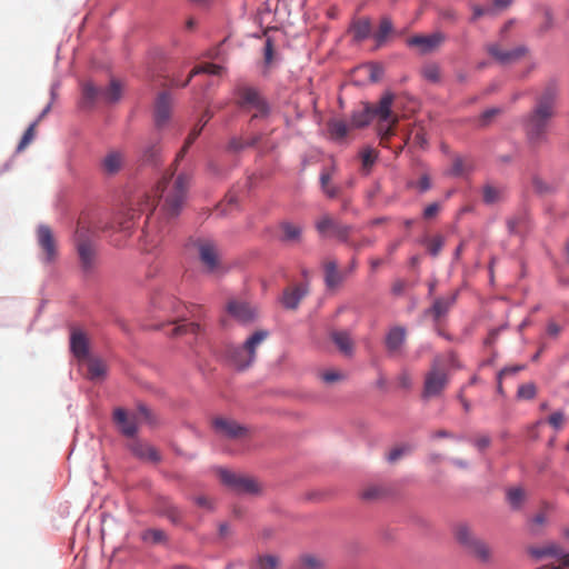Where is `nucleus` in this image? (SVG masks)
<instances>
[{
    "mask_svg": "<svg viewBox=\"0 0 569 569\" xmlns=\"http://www.w3.org/2000/svg\"><path fill=\"white\" fill-rule=\"evenodd\" d=\"M160 200H163V209L170 216L178 213V178L173 173L164 174L152 194L143 193L130 201L129 208L117 218L119 230L129 231L134 220L142 213H151Z\"/></svg>",
    "mask_w": 569,
    "mask_h": 569,
    "instance_id": "nucleus-1",
    "label": "nucleus"
},
{
    "mask_svg": "<svg viewBox=\"0 0 569 569\" xmlns=\"http://www.w3.org/2000/svg\"><path fill=\"white\" fill-rule=\"evenodd\" d=\"M559 87L556 81H549L537 97L536 106L526 119V132L529 141L539 146L547 141L548 128L556 114V102Z\"/></svg>",
    "mask_w": 569,
    "mask_h": 569,
    "instance_id": "nucleus-2",
    "label": "nucleus"
},
{
    "mask_svg": "<svg viewBox=\"0 0 569 569\" xmlns=\"http://www.w3.org/2000/svg\"><path fill=\"white\" fill-rule=\"evenodd\" d=\"M453 535L467 555L482 563L491 562L493 556L491 546L478 537L468 525H457Z\"/></svg>",
    "mask_w": 569,
    "mask_h": 569,
    "instance_id": "nucleus-3",
    "label": "nucleus"
},
{
    "mask_svg": "<svg viewBox=\"0 0 569 569\" xmlns=\"http://www.w3.org/2000/svg\"><path fill=\"white\" fill-rule=\"evenodd\" d=\"M395 96L390 92L383 94L378 104H369L372 119H378V132L380 136V143L386 146V142L395 134V128L399 121L397 114L391 111V106Z\"/></svg>",
    "mask_w": 569,
    "mask_h": 569,
    "instance_id": "nucleus-4",
    "label": "nucleus"
},
{
    "mask_svg": "<svg viewBox=\"0 0 569 569\" xmlns=\"http://www.w3.org/2000/svg\"><path fill=\"white\" fill-rule=\"evenodd\" d=\"M267 330H257L253 332L241 347H229L227 349V358L230 363L243 370L250 367L256 360L257 348L268 338Z\"/></svg>",
    "mask_w": 569,
    "mask_h": 569,
    "instance_id": "nucleus-5",
    "label": "nucleus"
},
{
    "mask_svg": "<svg viewBox=\"0 0 569 569\" xmlns=\"http://www.w3.org/2000/svg\"><path fill=\"white\" fill-rule=\"evenodd\" d=\"M122 96V84L112 79L110 84L106 89H99L91 82H86L82 86V97L80 100V107L82 109H91L98 101L104 103H116Z\"/></svg>",
    "mask_w": 569,
    "mask_h": 569,
    "instance_id": "nucleus-6",
    "label": "nucleus"
},
{
    "mask_svg": "<svg viewBox=\"0 0 569 569\" xmlns=\"http://www.w3.org/2000/svg\"><path fill=\"white\" fill-rule=\"evenodd\" d=\"M236 96L240 108L253 111L252 118L266 117L269 113V104L257 88L246 84L238 86Z\"/></svg>",
    "mask_w": 569,
    "mask_h": 569,
    "instance_id": "nucleus-7",
    "label": "nucleus"
},
{
    "mask_svg": "<svg viewBox=\"0 0 569 569\" xmlns=\"http://www.w3.org/2000/svg\"><path fill=\"white\" fill-rule=\"evenodd\" d=\"M76 248L83 271L89 272L97 266V249L90 230L79 222L76 231Z\"/></svg>",
    "mask_w": 569,
    "mask_h": 569,
    "instance_id": "nucleus-8",
    "label": "nucleus"
},
{
    "mask_svg": "<svg viewBox=\"0 0 569 569\" xmlns=\"http://www.w3.org/2000/svg\"><path fill=\"white\" fill-rule=\"evenodd\" d=\"M150 419L149 409L140 405L137 412L129 415L124 409L117 408L113 411V420L119 427L120 431L127 437H133L137 433L138 425Z\"/></svg>",
    "mask_w": 569,
    "mask_h": 569,
    "instance_id": "nucleus-9",
    "label": "nucleus"
},
{
    "mask_svg": "<svg viewBox=\"0 0 569 569\" xmlns=\"http://www.w3.org/2000/svg\"><path fill=\"white\" fill-rule=\"evenodd\" d=\"M220 481L237 493H258L261 489L257 480L242 473L222 469L218 470Z\"/></svg>",
    "mask_w": 569,
    "mask_h": 569,
    "instance_id": "nucleus-10",
    "label": "nucleus"
},
{
    "mask_svg": "<svg viewBox=\"0 0 569 569\" xmlns=\"http://www.w3.org/2000/svg\"><path fill=\"white\" fill-rule=\"evenodd\" d=\"M448 385V375L440 367V358H435L431 369L426 373L422 397L430 399L442 393Z\"/></svg>",
    "mask_w": 569,
    "mask_h": 569,
    "instance_id": "nucleus-11",
    "label": "nucleus"
},
{
    "mask_svg": "<svg viewBox=\"0 0 569 569\" xmlns=\"http://www.w3.org/2000/svg\"><path fill=\"white\" fill-rule=\"evenodd\" d=\"M316 230L321 237H335L338 240L350 243L351 227L340 223L328 213L322 214L315 223Z\"/></svg>",
    "mask_w": 569,
    "mask_h": 569,
    "instance_id": "nucleus-12",
    "label": "nucleus"
},
{
    "mask_svg": "<svg viewBox=\"0 0 569 569\" xmlns=\"http://www.w3.org/2000/svg\"><path fill=\"white\" fill-rule=\"evenodd\" d=\"M527 553L537 560L547 557H557L563 567H569V552H565L560 545L556 542H547L542 546H529L527 547Z\"/></svg>",
    "mask_w": 569,
    "mask_h": 569,
    "instance_id": "nucleus-13",
    "label": "nucleus"
},
{
    "mask_svg": "<svg viewBox=\"0 0 569 569\" xmlns=\"http://www.w3.org/2000/svg\"><path fill=\"white\" fill-rule=\"evenodd\" d=\"M226 309L231 317L244 325L253 322L258 318L257 308L247 301L231 299Z\"/></svg>",
    "mask_w": 569,
    "mask_h": 569,
    "instance_id": "nucleus-14",
    "label": "nucleus"
},
{
    "mask_svg": "<svg viewBox=\"0 0 569 569\" xmlns=\"http://www.w3.org/2000/svg\"><path fill=\"white\" fill-rule=\"evenodd\" d=\"M447 37L445 33L437 31L432 34H416L408 39V46L419 48L421 53H429L433 50L438 49L445 41Z\"/></svg>",
    "mask_w": 569,
    "mask_h": 569,
    "instance_id": "nucleus-15",
    "label": "nucleus"
},
{
    "mask_svg": "<svg viewBox=\"0 0 569 569\" xmlns=\"http://www.w3.org/2000/svg\"><path fill=\"white\" fill-rule=\"evenodd\" d=\"M212 427L218 435L230 439L242 438L247 436L248 432L243 426H240L234 420L223 417L214 418L212 420Z\"/></svg>",
    "mask_w": 569,
    "mask_h": 569,
    "instance_id": "nucleus-16",
    "label": "nucleus"
},
{
    "mask_svg": "<svg viewBox=\"0 0 569 569\" xmlns=\"http://www.w3.org/2000/svg\"><path fill=\"white\" fill-rule=\"evenodd\" d=\"M487 51L499 63L509 64L526 56L528 49L525 46H519L512 50H503L499 44L490 43L487 46Z\"/></svg>",
    "mask_w": 569,
    "mask_h": 569,
    "instance_id": "nucleus-17",
    "label": "nucleus"
},
{
    "mask_svg": "<svg viewBox=\"0 0 569 569\" xmlns=\"http://www.w3.org/2000/svg\"><path fill=\"white\" fill-rule=\"evenodd\" d=\"M37 240L39 247L44 253V261L52 262L57 256V244L52 230L46 224L39 226L37 230Z\"/></svg>",
    "mask_w": 569,
    "mask_h": 569,
    "instance_id": "nucleus-18",
    "label": "nucleus"
},
{
    "mask_svg": "<svg viewBox=\"0 0 569 569\" xmlns=\"http://www.w3.org/2000/svg\"><path fill=\"white\" fill-rule=\"evenodd\" d=\"M173 94L169 91L159 93L154 106V122L158 128H163L171 114Z\"/></svg>",
    "mask_w": 569,
    "mask_h": 569,
    "instance_id": "nucleus-19",
    "label": "nucleus"
},
{
    "mask_svg": "<svg viewBox=\"0 0 569 569\" xmlns=\"http://www.w3.org/2000/svg\"><path fill=\"white\" fill-rule=\"evenodd\" d=\"M407 340V329L402 326H395L389 329L385 338V346L389 355L400 353Z\"/></svg>",
    "mask_w": 569,
    "mask_h": 569,
    "instance_id": "nucleus-20",
    "label": "nucleus"
},
{
    "mask_svg": "<svg viewBox=\"0 0 569 569\" xmlns=\"http://www.w3.org/2000/svg\"><path fill=\"white\" fill-rule=\"evenodd\" d=\"M70 350L79 361H83L89 357V340L82 330L72 329L70 335Z\"/></svg>",
    "mask_w": 569,
    "mask_h": 569,
    "instance_id": "nucleus-21",
    "label": "nucleus"
},
{
    "mask_svg": "<svg viewBox=\"0 0 569 569\" xmlns=\"http://www.w3.org/2000/svg\"><path fill=\"white\" fill-rule=\"evenodd\" d=\"M199 253L201 262L206 266L209 272H217L220 270L219 256L212 242L201 243Z\"/></svg>",
    "mask_w": 569,
    "mask_h": 569,
    "instance_id": "nucleus-22",
    "label": "nucleus"
},
{
    "mask_svg": "<svg viewBox=\"0 0 569 569\" xmlns=\"http://www.w3.org/2000/svg\"><path fill=\"white\" fill-rule=\"evenodd\" d=\"M201 313V307L199 306H191L190 316L193 320H189L184 318V316L180 315V336L184 333H192L194 336H198L201 332V325L198 322V319Z\"/></svg>",
    "mask_w": 569,
    "mask_h": 569,
    "instance_id": "nucleus-23",
    "label": "nucleus"
},
{
    "mask_svg": "<svg viewBox=\"0 0 569 569\" xmlns=\"http://www.w3.org/2000/svg\"><path fill=\"white\" fill-rule=\"evenodd\" d=\"M124 163V154L118 150L109 151L102 160V168L109 174L117 173Z\"/></svg>",
    "mask_w": 569,
    "mask_h": 569,
    "instance_id": "nucleus-24",
    "label": "nucleus"
},
{
    "mask_svg": "<svg viewBox=\"0 0 569 569\" xmlns=\"http://www.w3.org/2000/svg\"><path fill=\"white\" fill-rule=\"evenodd\" d=\"M306 293L307 290L299 286L288 288L283 291L281 302L284 308L293 310L299 306L301 299L306 296Z\"/></svg>",
    "mask_w": 569,
    "mask_h": 569,
    "instance_id": "nucleus-25",
    "label": "nucleus"
},
{
    "mask_svg": "<svg viewBox=\"0 0 569 569\" xmlns=\"http://www.w3.org/2000/svg\"><path fill=\"white\" fill-rule=\"evenodd\" d=\"M211 118L212 113L210 112V110L207 109L201 116L199 122L194 126V128L190 131L189 136L187 137L182 149H180V158H182L186 150L194 142V140L201 133L203 127L208 123V121Z\"/></svg>",
    "mask_w": 569,
    "mask_h": 569,
    "instance_id": "nucleus-26",
    "label": "nucleus"
},
{
    "mask_svg": "<svg viewBox=\"0 0 569 569\" xmlns=\"http://www.w3.org/2000/svg\"><path fill=\"white\" fill-rule=\"evenodd\" d=\"M335 169V166L329 169H323L320 174L321 190L328 198L331 199L336 198L340 192V189L337 186H332V183H330Z\"/></svg>",
    "mask_w": 569,
    "mask_h": 569,
    "instance_id": "nucleus-27",
    "label": "nucleus"
},
{
    "mask_svg": "<svg viewBox=\"0 0 569 569\" xmlns=\"http://www.w3.org/2000/svg\"><path fill=\"white\" fill-rule=\"evenodd\" d=\"M350 31L358 42L367 39L371 33V22L368 18L357 19L352 22Z\"/></svg>",
    "mask_w": 569,
    "mask_h": 569,
    "instance_id": "nucleus-28",
    "label": "nucleus"
},
{
    "mask_svg": "<svg viewBox=\"0 0 569 569\" xmlns=\"http://www.w3.org/2000/svg\"><path fill=\"white\" fill-rule=\"evenodd\" d=\"M343 280L342 274L338 271V264L335 260L325 262V281L329 288H335Z\"/></svg>",
    "mask_w": 569,
    "mask_h": 569,
    "instance_id": "nucleus-29",
    "label": "nucleus"
},
{
    "mask_svg": "<svg viewBox=\"0 0 569 569\" xmlns=\"http://www.w3.org/2000/svg\"><path fill=\"white\" fill-rule=\"evenodd\" d=\"M83 361H87L88 378L91 380H98L104 377L107 366L103 360L99 358L88 357Z\"/></svg>",
    "mask_w": 569,
    "mask_h": 569,
    "instance_id": "nucleus-30",
    "label": "nucleus"
},
{
    "mask_svg": "<svg viewBox=\"0 0 569 569\" xmlns=\"http://www.w3.org/2000/svg\"><path fill=\"white\" fill-rule=\"evenodd\" d=\"M455 301L456 293L451 295L448 298H438L435 300L432 308L429 310V312L433 316L435 320H439L449 311V309L453 306Z\"/></svg>",
    "mask_w": 569,
    "mask_h": 569,
    "instance_id": "nucleus-31",
    "label": "nucleus"
},
{
    "mask_svg": "<svg viewBox=\"0 0 569 569\" xmlns=\"http://www.w3.org/2000/svg\"><path fill=\"white\" fill-rule=\"evenodd\" d=\"M280 230L282 232L281 240L286 242H298L301 237V227L289 221L280 223Z\"/></svg>",
    "mask_w": 569,
    "mask_h": 569,
    "instance_id": "nucleus-32",
    "label": "nucleus"
},
{
    "mask_svg": "<svg viewBox=\"0 0 569 569\" xmlns=\"http://www.w3.org/2000/svg\"><path fill=\"white\" fill-rule=\"evenodd\" d=\"M131 450L134 456L144 460L157 461L159 459L156 449L148 443L136 441L131 445Z\"/></svg>",
    "mask_w": 569,
    "mask_h": 569,
    "instance_id": "nucleus-33",
    "label": "nucleus"
},
{
    "mask_svg": "<svg viewBox=\"0 0 569 569\" xmlns=\"http://www.w3.org/2000/svg\"><path fill=\"white\" fill-rule=\"evenodd\" d=\"M392 32L393 26L391 19L389 17L381 18L379 28L373 34L377 47L382 46Z\"/></svg>",
    "mask_w": 569,
    "mask_h": 569,
    "instance_id": "nucleus-34",
    "label": "nucleus"
},
{
    "mask_svg": "<svg viewBox=\"0 0 569 569\" xmlns=\"http://www.w3.org/2000/svg\"><path fill=\"white\" fill-rule=\"evenodd\" d=\"M331 338L341 352L348 356L352 353L353 342L348 332L335 331L332 332Z\"/></svg>",
    "mask_w": 569,
    "mask_h": 569,
    "instance_id": "nucleus-35",
    "label": "nucleus"
},
{
    "mask_svg": "<svg viewBox=\"0 0 569 569\" xmlns=\"http://www.w3.org/2000/svg\"><path fill=\"white\" fill-rule=\"evenodd\" d=\"M372 116L369 110V103L363 104V108L360 110H356L351 116V127L352 128H363L368 126L372 121Z\"/></svg>",
    "mask_w": 569,
    "mask_h": 569,
    "instance_id": "nucleus-36",
    "label": "nucleus"
},
{
    "mask_svg": "<svg viewBox=\"0 0 569 569\" xmlns=\"http://www.w3.org/2000/svg\"><path fill=\"white\" fill-rule=\"evenodd\" d=\"M323 567V561L310 553L302 555L295 569H321Z\"/></svg>",
    "mask_w": 569,
    "mask_h": 569,
    "instance_id": "nucleus-37",
    "label": "nucleus"
},
{
    "mask_svg": "<svg viewBox=\"0 0 569 569\" xmlns=\"http://www.w3.org/2000/svg\"><path fill=\"white\" fill-rule=\"evenodd\" d=\"M507 500L512 509L518 510L526 500V491L521 488H510L507 491Z\"/></svg>",
    "mask_w": 569,
    "mask_h": 569,
    "instance_id": "nucleus-38",
    "label": "nucleus"
},
{
    "mask_svg": "<svg viewBox=\"0 0 569 569\" xmlns=\"http://www.w3.org/2000/svg\"><path fill=\"white\" fill-rule=\"evenodd\" d=\"M330 134L336 139H343L348 133V126L342 120H331L328 123Z\"/></svg>",
    "mask_w": 569,
    "mask_h": 569,
    "instance_id": "nucleus-39",
    "label": "nucleus"
},
{
    "mask_svg": "<svg viewBox=\"0 0 569 569\" xmlns=\"http://www.w3.org/2000/svg\"><path fill=\"white\" fill-rule=\"evenodd\" d=\"M37 127H38V121H33L28 128L27 130L24 131L18 147H17V151L18 152H21L22 150H24L34 139L36 137V130H37Z\"/></svg>",
    "mask_w": 569,
    "mask_h": 569,
    "instance_id": "nucleus-40",
    "label": "nucleus"
},
{
    "mask_svg": "<svg viewBox=\"0 0 569 569\" xmlns=\"http://www.w3.org/2000/svg\"><path fill=\"white\" fill-rule=\"evenodd\" d=\"M527 228L528 222L525 214L508 220V229L511 233H522Z\"/></svg>",
    "mask_w": 569,
    "mask_h": 569,
    "instance_id": "nucleus-41",
    "label": "nucleus"
},
{
    "mask_svg": "<svg viewBox=\"0 0 569 569\" xmlns=\"http://www.w3.org/2000/svg\"><path fill=\"white\" fill-rule=\"evenodd\" d=\"M280 559L273 555L260 556L257 559V569H278Z\"/></svg>",
    "mask_w": 569,
    "mask_h": 569,
    "instance_id": "nucleus-42",
    "label": "nucleus"
},
{
    "mask_svg": "<svg viewBox=\"0 0 569 569\" xmlns=\"http://www.w3.org/2000/svg\"><path fill=\"white\" fill-rule=\"evenodd\" d=\"M361 161H362V168L366 171V173H369L371 170V167L376 162V159L378 157L377 152L371 148H365L361 153Z\"/></svg>",
    "mask_w": 569,
    "mask_h": 569,
    "instance_id": "nucleus-43",
    "label": "nucleus"
},
{
    "mask_svg": "<svg viewBox=\"0 0 569 569\" xmlns=\"http://www.w3.org/2000/svg\"><path fill=\"white\" fill-rule=\"evenodd\" d=\"M422 76L426 80L436 83L440 81L441 78L440 67L436 63L426 64L422 68Z\"/></svg>",
    "mask_w": 569,
    "mask_h": 569,
    "instance_id": "nucleus-44",
    "label": "nucleus"
},
{
    "mask_svg": "<svg viewBox=\"0 0 569 569\" xmlns=\"http://www.w3.org/2000/svg\"><path fill=\"white\" fill-rule=\"evenodd\" d=\"M428 252L432 257H437L445 244V238L442 236H435L426 240Z\"/></svg>",
    "mask_w": 569,
    "mask_h": 569,
    "instance_id": "nucleus-45",
    "label": "nucleus"
},
{
    "mask_svg": "<svg viewBox=\"0 0 569 569\" xmlns=\"http://www.w3.org/2000/svg\"><path fill=\"white\" fill-rule=\"evenodd\" d=\"M259 141V137H254L250 140H242L241 138H232L229 141L228 148L231 151H240L246 147L254 146Z\"/></svg>",
    "mask_w": 569,
    "mask_h": 569,
    "instance_id": "nucleus-46",
    "label": "nucleus"
},
{
    "mask_svg": "<svg viewBox=\"0 0 569 569\" xmlns=\"http://www.w3.org/2000/svg\"><path fill=\"white\" fill-rule=\"evenodd\" d=\"M223 71V68L219 64H214V63H204L203 66H199L197 68H194L190 76H193V74H198V73H209V74H213V76H220Z\"/></svg>",
    "mask_w": 569,
    "mask_h": 569,
    "instance_id": "nucleus-47",
    "label": "nucleus"
},
{
    "mask_svg": "<svg viewBox=\"0 0 569 569\" xmlns=\"http://www.w3.org/2000/svg\"><path fill=\"white\" fill-rule=\"evenodd\" d=\"M142 539L146 542L160 543V542L164 541L166 535L160 529H149L142 533Z\"/></svg>",
    "mask_w": 569,
    "mask_h": 569,
    "instance_id": "nucleus-48",
    "label": "nucleus"
},
{
    "mask_svg": "<svg viewBox=\"0 0 569 569\" xmlns=\"http://www.w3.org/2000/svg\"><path fill=\"white\" fill-rule=\"evenodd\" d=\"M517 395L521 399H533L537 395V388L533 383H525L518 388Z\"/></svg>",
    "mask_w": 569,
    "mask_h": 569,
    "instance_id": "nucleus-49",
    "label": "nucleus"
},
{
    "mask_svg": "<svg viewBox=\"0 0 569 569\" xmlns=\"http://www.w3.org/2000/svg\"><path fill=\"white\" fill-rule=\"evenodd\" d=\"M412 448L410 445H401L399 447H396L393 448L389 453H388V461L389 462H395L397 461L398 459H400L402 456L411 452Z\"/></svg>",
    "mask_w": 569,
    "mask_h": 569,
    "instance_id": "nucleus-50",
    "label": "nucleus"
},
{
    "mask_svg": "<svg viewBox=\"0 0 569 569\" xmlns=\"http://www.w3.org/2000/svg\"><path fill=\"white\" fill-rule=\"evenodd\" d=\"M500 198V190L495 188L493 186H486L483 188V200L486 203H495Z\"/></svg>",
    "mask_w": 569,
    "mask_h": 569,
    "instance_id": "nucleus-51",
    "label": "nucleus"
},
{
    "mask_svg": "<svg viewBox=\"0 0 569 569\" xmlns=\"http://www.w3.org/2000/svg\"><path fill=\"white\" fill-rule=\"evenodd\" d=\"M548 521V515L545 510L535 515L531 519V531L537 532L538 528L543 527Z\"/></svg>",
    "mask_w": 569,
    "mask_h": 569,
    "instance_id": "nucleus-52",
    "label": "nucleus"
},
{
    "mask_svg": "<svg viewBox=\"0 0 569 569\" xmlns=\"http://www.w3.org/2000/svg\"><path fill=\"white\" fill-rule=\"evenodd\" d=\"M345 378H346V376L338 370H328V371H325L323 373H321V379L326 383H335V382L343 380Z\"/></svg>",
    "mask_w": 569,
    "mask_h": 569,
    "instance_id": "nucleus-53",
    "label": "nucleus"
},
{
    "mask_svg": "<svg viewBox=\"0 0 569 569\" xmlns=\"http://www.w3.org/2000/svg\"><path fill=\"white\" fill-rule=\"evenodd\" d=\"M566 417L562 411H556L548 418V423L556 430L563 427Z\"/></svg>",
    "mask_w": 569,
    "mask_h": 569,
    "instance_id": "nucleus-54",
    "label": "nucleus"
},
{
    "mask_svg": "<svg viewBox=\"0 0 569 569\" xmlns=\"http://www.w3.org/2000/svg\"><path fill=\"white\" fill-rule=\"evenodd\" d=\"M441 210V206L439 202H432L428 204L423 210V218L430 220L435 218Z\"/></svg>",
    "mask_w": 569,
    "mask_h": 569,
    "instance_id": "nucleus-55",
    "label": "nucleus"
},
{
    "mask_svg": "<svg viewBox=\"0 0 569 569\" xmlns=\"http://www.w3.org/2000/svg\"><path fill=\"white\" fill-rule=\"evenodd\" d=\"M500 113V109L498 108H492V109H488L486 110L479 118V122L481 126H487L490 120L496 117L497 114Z\"/></svg>",
    "mask_w": 569,
    "mask_h": 569,
    "instance_id": "nucleus-56",
    "label": "nucleus"
},
{
    "mask_svg": "<svg viewBox=\"0 0 569 569\" xmlns=\"http://www.w3.org/2000/svg\"><path fill=\"white\" fill-rule=\"evenodd\" d=\"M439 16L443 21L456 22L458 19L457 12L451 8H445L439 11Z\"/></svg>",
    "mask_w": 569,
    "mask_h": 569,
    "instance_id": "nucleus-57",
    "label": "nucleus"
},
{
    "mask_svg": "<svg viewBox=\"0 0 569 569\" xmlns=\"http://www.w3.org/2000/svg\"><path fill=\"white\" fill-rule=\"evenodd\" d=\"M491 442V439L489 436L487 435H482V436H479L475 439V446L479 449V450H485L486 448L489 447Z\"/></svg>",
    "mask_w": 569,
    "mask_h": 569,
    "instance_id": "nucleus-58",
    "label": "nucleus"
},
{
    "mask_svg": "<svg viewBox=\"0 0 569 569\" xmlns=\"http://www.w3.org/2000/svg\"><path fill=\"white\" fill-rule=\"evenodd\" d=\"M465 172V161L461 158H456L452 163V173L461 176Z\"/></svg>",
    "mask_w": 569,
    "mask_h": 569,
    "instance_id": "nucleus-59",
    "label": "nucleus"
},
{
    "mask_svg": "<svg viewBox=\"0 0 569 569\" xmlns=\"http://www.w3.org/2000/svg\"><path fill=\"white\" fill-rule=\"evenodd\" d=\"M382 73H383V69L382 67L378 66V64H372L370 66V79L372 81H379L382 77Z\"/></svg>",
    "mask_w": 569,
    "mask_h": 569,
    "instance_id": "nucleus-60",
    "label": "nucleus"
},
{
    "mask_svg": "<svg viewBox=\"0 0 569 569\" xmlns=\"http://www.w3.org/2000/svg\"><path fill=\"white\" fill-rule=\"evenodd\" d=\"M194 503L201 508L210 510L212 505L210 499L207 496H197L194 497Z\"/></svg>",
    "mask_w": 569,
    "mask_h": 569,
    "instance_id": "nucleus-61",
    "label": "nucleus"
},
{
    "mask_svg": "<svg viewBox=\"0 0 569 569\" xmlns=\"http://www.w3.org/2000/svg\"><path fill=\"white\" fill-rule=\"evenodd\" d=\"M398 383L400 387L407 389L411 386V378L409 376L408 372L403 371L402 373H400V376L398 377Z\"/></svg>",
    "mask_w": 569,
    "mask_h": 569,
    "instance_id": "nucleus-62",
    "label": "nucleus"
},
{
    "mask_svg": "<svg viewBox=\"0 0 569 569\" xmlns=\"http://www.w3.org/2000/svg\"><path fill=\"white\" fill-rule=\"evenodd\" d=\"M273 57V46L270 40H267L264 47V61L266 63H270Z\"/></svg>",
    "mask_w": 569,
    "mask_h": 569,
    "instance_id": "nucleus-63",
    "label": "nucleus"
},
{
    "mask_svg": "<svg viewBox=\"0 0 569 569\" xmlns=\"http://www.w3.org/2000/svg\"><path fill=\"white\" fill-rule=\"evenodd\" d=\"M431 184L429 177L427 174H423L418 181V188L420 189V191L425 192L429 190Z\"/></svg>",
    "mask_w": 569,
    "mask_h": 569,
    "instance_id": "nucleus-64",
    "label": "nucleus"
}]
</instances>
